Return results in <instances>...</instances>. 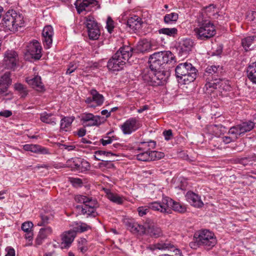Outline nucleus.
Instances as JSON below:
<instances>
[{"label":"nucleus","instance_id":"obj_7","mask_svg":"<svg viewBox=\"0 0 256 256\" xmlns=\"http://www.w3.org/2000/svg\"><path fill=\"white\" fill-rule=\"evenodd\" d=\"M75 200L78 203L84 204L81 209L82 214L93 216L96 215V210L98 204L96 198L82 195H77L75 196Z\"/></svg>","mask_w":256,"mask_h":256},{"label":"nucleus","instance_id":"obj_2","mask_svg":"<svg viewBox=\"0 0 256 256\" xmlns=\"http://www.w3.org/2000/svg\"><path fill=\"white\" fill-rule=\"evenodd\" d=\"M150 207L154 210L162 213H170L172 210L178 212L183 213L186 211V207L182 204L174 201L172 198L166 197L162 198V202H152Z\"/></svg>","mask_w":256,"mask_h":256},{"label":"nucleus","instance_id":"obj_17","mask_svg":"<svg viewBox=\"0 0 256 256\" xmlns=\"http://www.w3.org/2000/svg\"><path fill=\"white\" fill-rule=\"evenodd\" d=\"M82 123L87 126H98L101 124L100 117L90 113L84 114L81 118Z\"/></svg>","mask_w":256,"mask_h":256},{"label":"nucleus","instance_id":"obj_36","mask_svg":"<svg viewBox=\"0 0 256 256\" xmlns=\"http://www.w3.org/2000/svg\"><path fill=\"white\" fill-rule=\"evenodd\" d=\"M222 68L219 66H208L206 70L204 76H209V75H213L216 74H218L219 72H221Z\"/></svg>","mask_w":256,"mask_h":256},{"label":"nucleus","instance_id":"obj_53","mask_svg":"<svg viewBox=\"0 0 256 256\" xmlns=\"http://www.w3.org/2000/svg\"><path fill=\"white\" fill-rule=\"evenodd\" d=\"M247 19L248 20L256 22V12L254 11L250 12L247 16Z\"/></svg>","mask_w":256,"mask_h":256},{"label":"nucleus","instance_id":"obj_42","mask_svg":"<svg viewBox=\"0 0 256 256\" xmlns=\"http://www.w3.org/2000/svg\"><path fill=\"white\" fill-rule=\"evenodd\" d=\"M90 168V164L86 160L80 158V164H78V166L77 168L76 171L83 172L88 170Z\"/></svg>","mask_w":256,"mask_h":256},{"label":"nucleus","instance_id":"obj_43","mask_svg":"<svg viewBox=\"0 0 256 256\" xmlns=\"http://www.w3.org/2000/svg\"><path fill=\"white\" fill-rule=\"evenodd\" d=\"M219 85V80L216 78L214 80H212L210 81H208L205 86L206 90L210 89V90L212 92L213 89H217L218 88Z\"/></svg>","mask_w":256,"mask_h":256},{"label":"nucleus","instance_id":"obj_30","mask_svg":"<svg viewBox=\"0 0 256 256\" xmlns=\"http://www.w3.org/2000/svg\"><path fill=\"white\" fill-rule=\"evenodd\" d=\"M193 42L190 39L186 38L183 40L180 43V50L182 53L186 54L191 50Z\"/></svg>","mask_w":256,"mask_h":256},{"label":"nucleus","instance_id":"obj_25","mask_svg":"<svg viewBox=\"0 0 256 256\" xmlns=\"http://www.w3.org/2000/svg\"><path fill=\"white\" fill-rule=\"evenodd\" d=\"M23 148L26 151H30L36 154H50L48 149L38 144H26L23 146Z\"/></svg>","mask_w":256,"mask_h":256},{"label":"nucleus","instance_id":"obj_19","mask_svg":"<svg viewBox=\"0 0 256 256\" xmlns=\"http://www.w3.org/2000/svg\"><path fill=\"white\" fill-rule=\"evenodd\" d=\"M42 47L37 40L30 42L27 48V52L31 56L32 58L39 60L41 56Z\"/></svg>","mask_w":256,"mask_h":256},{"label":"nucleus","instance_id":"obj_47","mask_svg":"<svg viewBox=\"0 0 256 256\" xmlns=\"http://www.w3.org/2000/svg\"><path fill=\"white\" fill-rule=\"evenodd\" d=\"M156 146V142L153 141L148 142H142L140 147H144L146 148V150H150L151 148H154Z\"/></svg>","mask_w":256,"mask_h":256},{"label":"nucleus","instance_id":"obj_18","mask_svg":"<svg viewBox=\"0 0 256 256\" xmlns=\"http://www.w3.org/2000/svg\"><path fill=\"white\" fill-rule=\"evenodd\" d=\"M42 36L44 48H50L52 43L54 36V30L52 26H44L42 30Z\"/></svg>","mask_w":256,"mask_h":256},{"label":"nucleus","instance_id":"obj_22","mask_svg":"<svg viewBox=\"0 0 256 256\" xmlns=\"http://www.w3.org/2000/svg\"><path fill=\"white\" fill-rule=\"evenodd\" d=\"M4 58V62L8 68H14L18 60V54L14 51H8Z\"/></svg>","mask_w":256,"mask_h":256},{"label":"nucleus","instance_id":"obj_51","mask_svg":"<svg viewBox=\"0 0 256 256\" xmlns=\"http://www.w3.org/2000/svg\"><path fill=\"white\" fill-rule=\"evenodd\" d=\"M78 68V66L76 64L70 63L68 66V68L66 72V74H70L73 72Z\"/></svg>","mask_w":256,"mask_h":256},{"label":"nucleus","instance_id":"obj_24","mask_svg":"<svg viewBox=\"0 0 256 256\" xmlns=\"http://www.w3.org/2000/svg\"><path fill=\"white\" fill-rule=\"evenodd\" d=\"M168 77V75L166 74L164 71L154 70L152 86L164 84L166 82Z\"/></svg>","mask_w":256,"mask_h":256},{"label":"nucleus","instance_id":"obj_4","mask_svg":"<svg viewBox=\"0 0 256 256\" xmlns=\"http://www.w3.org/2000/svg\"><path fill=\"white\" fill-rule=\"evenodd\" d=\"M173 54L170 51L155 52L149 58L150 68L158 70L164 64L171 62L174 60Z\"/></svg>","mask_w":256,"mask_h":256},{"label":"nucleus","instance_id":"obj_61","mask_svg":"<svg viewBox=\"0 0 256 256\" xmlns=\"http://www.w3.org/2000/svg\"><path fill=\"white\" fill-rule=\"evenodd\" d=\"M25 238L26 239L28 240L29 241H32L33 238V232L32 231H30L28 232H26L25 235Z\"/></svg>","mask_w":256,"mask_h":256},{"label":"nucleus","instance_id":"obj_58","mask_svg":"<svg viewBox=\"0 0 256 256\" xmlns=\"http://www.w3.org/2000/svg\"><path fill=\"white\" fill-rule=\"evenodd\" d=\"M0 115L5 118H8L12 115V112L10 110H5L0 112Z\"/></svg>","mask_w":256,"mask_h":256},{"label":"nucleus","instance_id":"obj_26","mask_svg":"<svg viewBox=\"0 0 256 256\" xmlns=\"http://www.w3.org/2000/svg\"><path fill=\"white\" fill-rule=\"evenodd\" d=\"M151 48V45L148 41L146 40L140 41L136 44L135 48L132 49L136 53H144L150 50Z\"/></svg>","mask_w":256,"mask_h":256},{"label":"nucleus","instance_id":"obj_52","mask_svg":"<svg viewBox=\"0 0 256 256\" xmlns=\"http://www.w3.org/2000/svg\"><path fill=\"white\" fill-rule=\"evenodd\" d=\"M95 154L96 156H114V154L110 152H106L104 150H98L95 152Z\"/></svg>","mask_w":256,"mask_h":256},{"label":"nucleus","instance_id":"obj_40","mask_svg":"<svg viewBox=\"0 0 256 256\" xmlns=\"http://www.w3.org/2000/svg\"><path fill=\"white\" fill-rule=\"evenodd\" d=\"M178 18V14L176 12H172L167 14L164 16V22L168 24H170L173 22H176Z\"/></svg>","mask_w":256,"mask_h":256},{"label":"nucleus","instance_id":"obj_13","mask_svg":"<svg viewBox=\"0 0 256 256\" xmlns=\"http://www.w3.org/2000/svg\"><path fill=\"white\" fill-rule=\"evenodd\" d=\"M90 96L84 100L88 106L90 108H96L102 104L104 100V96L94 89L91 90L89 92Z\"/></svg>","mask_w":256,"mask_h":256},{"label":"nucleus","instance_id":"obj_27","mask_svg":"<svg viewBox=\"0 0 256 256\" xmlns=\"http://www.w3.org/2000/svg\"><path fill=\"white\" fill-rule=\"evenodd\" d=\"M208 132L216 137L220 136L226 132L224 126L222 125H210L208 128Z\"/></svg>","mask_w":256,"mask_h":256},{"label":"nucleus","instance_id":"obj_10","mask_svg":"<svg viewBox=\"0 0 256 256\" xmlns=\"http://www.w3.org/2000/svg\"><path fill=\"white\" fill-rule=\"evenodd\" d=\"M126 228L134 234H146L158 237L161 234L160 229L156 225H126Z\"/></svg>","mask_w":256,"mask_h":256},{"label":"nucleus","instance_id":"obj_28","mask_svg":"<svg viewBox=\"0 0 256 256\" xmlns=\"http://www.w3.org/2000/svg\"><path fill=\"white\" fill-rule=\"evenodd\" d=\"M141 25V19L136 16L131 17L127 20L126 26L132 30H136L140 28Z\"/></svg>","mask_w":256,"mask_h":256},{"label":"nucleus","instance_id":"obj_14","mask_svg":"<svg viewBox=\"0 0 256 256\" xmlns=\"http://www.w3.org/2000/svg\"><path fill=\"white\" fill-rule=\"evenodd\" d=\"M140 127L138 120L136 118H130L121 126L120 129L124 134H130Z\"/></svg>","mask_w":256,"mask_h":256},{"label":"nucleus","instance_id":"obj_3","mask_svg":"<svg viewBox=\"0 0 256 256\" xmlns=\"http://www.w3.org/2000/svg\"><path fill=\"white\" fill-rule=\"evenodd\" d=\"M23 16L22 14L16 13L15 11L8 12L2 19V26L5 31L15 32L19 28L22 27L24 24Z\"/></svg>","mask_w":256,"mask_h":256},{"label":"nucleus","instance_id":"obj_60","mask_svg":"<svg viewBox=\"0 0 256 256\" xmlns=\"http://www.w3.org/2000/svg\"><path fill=\"white\" fill-rule=\"evenodd\" d=\"M62 148L68 150V151H71L75 148V146L73 145H67L64 144L62 145Z\"/></svg>","mask_w":256,"mask_h":256},{"label":"nucleus","instance_id":"obj_20","mask_svg":"<svg viewBox=\"0 0 256 256\" xmlns=\"http://www.w3.org/2000/svg\"><path fill=\"white\" fill-rule=\"evenodd\" d=\"M106 196L111 202L118 205H122L125 201L124 197L108 188H104Z\"/></svg>","mask_w":256,"mask_h":256},{"label":"nucleus","instance_id":"obj_63","mask_svg":"<svg viewBox=\"0 0 256 256\" xmlns=\"http://www.w3.org/2000/svg\"><path fill=\"white\" fill-rule=\"evenodd\" d=\"M86 130L84 128H81L78 130V134L80 136H83L86 134Z\"/></svg>","mask_w":256,"mask_h":256},{"label":"nucleus","instance_id":"obj_29","mask_svg":"<svg viewBox=\"0 0 256 256\" xmlns=\"http://www.w3.org/2000/svg\"><path fill=\"white\" fill-rule=\"evenodd\" d=\"M51 113L44 112L40 114V120L43 122L54 126L56 124V118L52 116Z\"/></svg>","mask_w":256,"mask_h":256},{"label":"nucleus","instance_id":"obj_6","mask_svg":"<svg viewBox=\"0 0 256 256\" xmlns=\"http://www.w3.org/2000/svg\"><path fill=\"white\" fill-rule=\"evenodd\" d=\"M196 242L198 246L212 248L216 244V238L214 234L206 229L197 231L194 234Z\"/></svg>","mask_w":256,"mask_h":256},{"label":"nucleus","instance_id":"obj_31","mask_svg":"<svg viewBox=\"0 0 256 256\" xmlns=\"http://www.w3.org/2000/svg\"><path fill=\"white\" fill-rule=\"evenodd\" d=\"M247 74L248 79L256 84V62L249 65L247 68Z\"/></svg>","mask_w":256,"mask_h":256},{"label":"nucleus","instance_id":"obj_55","mask_svg":"<svg viewBox=\"0 0 256 256\" xmlns=\"http://www.w3.org/2000/svg\"><path fill=\"white\" fill-rule=\"evenodd\" d=\"M42 220V224H44V223L50 222V219L52 218V216H50L48 214H42L41 216Z\"/></svg>","mask_w":256,"mask_h":256},{"label":"nucleus","instance_id":"obj_45","mask_svg":"<svg viewBox=\"0 0 256 256\" xmlns=\"http://www.w3.org/2000/svg\"><path fill=\"white\" fill-rule=\"evenodd\" d=\"M14 88L18 91L22 97H25L28 94V90L26 86L20 83L14 84Z\"/></svg>","mask_w":256,"mask_h":256},{"label":"nucleus","instance_id":"obj_35","mask_svg":"<svg viewBox=\"0 0 256 256\" xmlns=\"http://www.w3.org/2000/svg\"><path fill=\"white\" fill-rule=\"evenodd\" d=\"M74 118L72 117H64L61 120L60 128L61 129L67 131L70 127L72 123L74 121Z\"/></svg>","mask_w":256,"mask_h":256},{"label":"nucleus","instance_id":"obj_62","mask_svg":"<svg viewBox=\"0 0 256 256\" xmlns=\"http://www.w3.org/2000/svg\"><path fill=\"white\" fill-rule=\"evenodd\" d=\"M149 109V106L148 105H144L142 106V108L138 110V113H142L144 111L148 110Z\"/></svg>","mask_w":256,"mask_h":256},{"label":"nucleus","instance_id":"obj_41","mask_svg":"<svg viewBox=\"0 0 256 256\" xmlns=\"http://www.w3.org/2000/svg\"><path fill=\"white\" fill-rule=\"evenodd\" d=\"M52 233V229L50 226H46L40 229L39 232V238L44 239Z\"/></svg>","mask_w":256,"mask_h":256},{"label":"nucleus","instance_id":"obj_32","mask_svg":"<svg viewBox=\"0 0 256 256\" xmlns=\"http://www.w3.org/2000/svg\"><path fill=\"white\" fill-rule=\"evenodd\" d=\"M155 246L156 248L160 250H172L174 248V245L168 240L158 242Z\"/></svg>","mask_w":256,"mask_h":256},{"label":"nucleus","instance_id":"obj_49","mask_svg":"<svg viewBox=\"0 0 256 256\" xmlns=\"http://www.w3.org/2000/svg\"><path fill=\"white\" fill-rule=\"evenodd\" d=\"M114 138V136H105L101 140V142L103 146H106L108 144H111L113 141Z\"/></svg>","mask_w":256,"mask_h":256},{"label":"nucleus","instance_id":"obj_1","mask_svg":"<svg viewBox=\"0 0 256 256\" xmlns=\"http://www.w3.org/2000/svg\"><path fill=\"white\" fill-rule=\"evenodd\" d=\"M132 49L130 46H125L120 48L108 62V68L112 71L121 70L132 56Z\"/></svg>","mask_w":256,"mask_h":256},{"label":"nucleus","instance_id":"obj_64","mask_svg":"<svg viewBox=\"0 0 256 256\" xmlns=\"http://www.w3.org/2000/svg\"><path fill=\"white\" fill-rule=\"evenodd\" d=\"M123 222L124 224H133L134 223L132 220L128 218H124Z\"/></svg>","mask_w":256,"mask_h":256},{"label":"nucleus","instance_id":"obj_34","mask_svg":"<svg viewBox=\"0 0 256 256\" xmlns=\"http://www.w3.org/2000/svg\"><path fill=\"white\" fill-rule=\"evenodd\" d=\"M160 34H163L169 36L174 37L178 34V30L175 28H162L158 30Z\"/></svg>","mask_w":256,"mask_h":256},{"label":"nucleus","instance_id":"obj_39","mask_svg":"<svg viewBox=\"0 0 256 256\" xmlns=\"http://www.w3.org/2000/svg\"><path fill=\"white\" fill-rule=\"evenodd\" d=\"M255 38L254 36H248L242 40V44L246 50H250V46H252L253 40Z\"/></svg>","mask_w":256,"mask_h":256},{"label":"nucleus","instance_id":"obj_37","mask_svg":"<svg viewBox=\"0 0 256 256\" xmlns=\"http://www.w3.org/2000/svg\"><path fill=\"white\" fill-rule=\"evenodd\" d=\"M233 128L232 127L230 128L228 134L231 136H224L222 138V142L226 144H230L232 142H234L239 137L237 134H233L230 131H232Z\"/></svg>","mask_w":256,"mask_h":256},{"label":"nucleus","instance_id":"obj_23","mask_svg":"<svg viewBox=\"0 0 256 256\" xmlns=\"http://www.w3.org/2000/svg\"><path fill=\"white\" fill-rule=\"evenodd\" d=\"M186 197L187 201L196 208H201L204 205L200 196L193 192H188Z\"/></svg>","mask_w":256,"mask_h":256},{"label":"nucleus","instance_id":"obj_16","mask_svg":"<svg viewBox=\"0 0 256 256\" xmlns=\"http://www.w3.org/2000/svg\"><path fill=\"white\" fill-rule=\"evenodd\" d=\"M98 4V2L96 0H78L75 2L76 8L79 14L84 11L92 10Z\"/></svg>","mask_w":256,"mask_h":256},{"label":"nucleus","instance_id":"obj_12","mask_svg":"<svg viewBox=\"0 0 256 256\" xmlns=\"http://www.w3.org/2000/svg\"><path fill=\"white\" fill-rule=\"evenodd\" d=\"M84 24L90 38L92 40L98 39L100 36V30L94 17L90 16L86 17Z\"/></svg>","mask_w":256,"mask_h":256},{"label":"nucleus","instance_id":"obj_5","mask_svg":"<svg viewBox=\"0 0 256 256\" xmlns=\"http://www.w3.org/2000/svg\"><path fill=\"white\" fill-rule=\"evenodd\" d=\"M176 74L177 78L184 81L193 82L196 77V70L190 63L180 64L176 68Z\"/></svg>","mask_w":256,"mask_h":256},{"label":"nucleus","instance_id":"obj_56","mask_svg":"<svg viewBox=\"0 0 256 256\" xmlns=\"http://www.w3.org/2000/svg\"><path fill=\"white\" fill-rule=\"evenodd\" d=\"M34 225H22L21 228L25 232L32 231V226Z\"/></svg>","mask_w":256,"mask_h":256},{"label":"nucleus","instance_id":"obj_48","mask_svg":"<svg viewBox=\"0 0 256 256\" xmlns=\"http://www.w3.org/2000/svg\"><path fill=\"white\" fill-rule=\"evenodd\" d=\"M149 204L148 206H140L138 208V214L140 216H143L146 214V213L148 212L149 208L152 210V208L150 207V204Z\"/></svg>","mask_w":256,"mask_h":256},{"label":"nucleus","instance_id":"obj_57","mask_svg":"<svg viewBox=\"0 0 256 256\" xmlns=\"http://www.w3.org/2000/svg\"><path fill=\"white\" fill-rule=\"evenodd\" d=\"M163 134L164 136V138L166 140H168L170 139L172 136V132L170 130H164L163 132Z\"/></svg>","mask_w":256,"mask_h":256},{"label":"nucleus","instance_id":"obj_33","mask_svg":"<svg viewBox=\"0 0 256 256\" xmlns=\"http://www.w3.org/2000/svg\"><path fill=\"white\" fill-rule=\"evenodd\" d=\"M154 74V70L150 69L144 71L142 74V77L143 80L150 85L152 86L153 83V76Z\"/></svg>","mask_w":256,"mask_h":256},{"label":"nucleus","instance_id":"obj_21","mask_svg":"<svg viewBox=\"0 0 256 256\" xmlns=\"http://www.w3.org/2000/svg\"><path fill=\"white\" fill-rule=\"evenodd\" d=\"M26 82L30 86L38 91L42 92L44 90V86L41 81V78L38 75L26 78Z\"/></svg>","mask_w":256,"mask_h":256},{"label":"nucleus","instance_id":"obj_9","mask_svg":"<svg viewBox=\"0 0 256 256\" xmlns=\"http://www.w3.org/2000/svg\"><path fill=\"white\" fill-rule=\"evenodd\" d=\"M90 228V226L87 225H80L79 226L74 228L72 230L66 231L62 234V248H68L74 242L77 234L81 233L86 231Z\"/></svg>","mask_w":256,"mask_h":256},{"label":"nucleus","instance_id":"obj_38","mask_svg":"<svg viewBox=\"0 0 256 256\" xmlns=\"http://www.w3.org/2000/svg\"><path fill=\"white\" fill-rule=\"evenodd\" d=\"M78 164H80V158H72L67 160L66 165L67 167L70 168L72 170L76 171L77 168L78 166Z\"/></svg>","mask_w":256,"mask_h":256},{"label":"nucleus","instance_id":"obj_15","mask_svg":"<svg viewBox=\"0 0 256 256\" xmlns=\"http://www.w3.org/2000/svg\"><path fill=\"white\" fill-rule=\"evenodd\" d=\"M254 125L255 124L250 120L246 121L232 126V131L230 132H232L233 134H237L238 137L242 136L246 132L252 130L254 128Z\"/></svg>","mask_w":256,"mask_h":256},{"label":"nucleus","instance_id":"obj_59","mask_svg":"<svg viewBox=\"0 0 256 256\" xmlns=\"http://www.w3.org/2000/svg\"><path fill=\"white\" fill-rule=\"evenodd\" d=\"M8 87L0 83V95H2L6 92Z\"/></svg>","mask_w":256,"mask_h":256},{"label":"nucleus","instance_id":"obj_11","mask_svg":"<svg viewBox=\"0 0 256 256\" xmlns=\"http://www.w3.org/2000/svg\"><path fill=\"white\" fill-rule=\"evenodd\" d=\"M139 153L136 156L138 160L143 162L156 160L164 156V154L157 151L146 150L144 147H139Z\"/></svg>","mask_w":256,"mask_h":256},{"label":"nucleus","instance_id":"obj_8","mask_svg":"<svg viewBox=\"0 0 256 256\" xmlns=\"http://www.w3.org/2000/svg\"><path fill=\"white\" fill-rule=\"evenodd\" d=\"M196 38L201 40H208L216 34L215 26L208 20L200 22L198 26L194 29Z\"/></svg>","mask_w":256,"mask_h":256},{"label":"nucleus","instance_id":"obj_44","mask_svg":"<svg viewBox=\"0 0 256 256\" xmlns=\"http://www.w3.org/2000/svg\"><path fill=\"white\" fill-rule=\"evenodd\" d=\"M0 83L7 86L8 87L12 83V80L10 78V73L9 72H6L0 78Z\"/></svg>","mask_w":256,"mask_h":256},{"label":"nucleus","instance_id":"obj_54","mask_svg":"<svg viewBox=\"0 0 256 256\" xmlns=\"http://www.w3.org/2000/svg\"><path fill=\"white\" fill-rule=\"evenodd\" d=\"M6 254L5 256H15V250L11 247H7L6 248Z\"/></svg>","mask_w":256,"mask_h":256},{"label":"nucleus","instance_id":"obj_50","mask_svg":"<svg viewBox=\"0 0 256 256\" xmlns=\"http://www.w3.org/2000/svg\"><path fill=\"white\" fill-rule=\"evenodd\" d=\"M106 28L109 32L111 33L114 28V21L111 18L108 17L106 20Z\"/></svg>","mask_w":256,"mask_h":256},{"label":"nucleus","instance_id":"obj_46","mask_svg":"<svg viewBox=\"0 0 256 256\" xmlns=\"http://www.w3.org/2000/svg\"><path fill=\"white\" fill-rule=\"evenodd\" d=\"M219 88L223 89L226 91L230 90L231 88L230 86V85L229 84V82L228 81L226 80H219Z\"/></svg>","mask_w":256,"mask_h":256}]
</instances>
